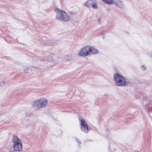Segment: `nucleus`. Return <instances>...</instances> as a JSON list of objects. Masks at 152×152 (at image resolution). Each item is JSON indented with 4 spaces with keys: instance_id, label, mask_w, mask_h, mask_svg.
<instances>
[{
    "instance_id": "nucleus-11",
    "label": "nucleus",
    "mask_w": 152,
    "mask_h": 152,
    "mask_svg": "<svg viewBox=\"0 0 152 152\" xmlns=\"http://www.w3.org/2000/svg\"><path fill=\"white\" fill-rule=\"evenodd\" d=\"M106 4H112L113 3V0H102Z\"/></svg>"
},
{
    "instance_id": "nucleus-14",
    "label": "nucleus",
    "mask_w": 152,
    "mask_h": 152,
    "mask_svg": "<svg viewBox=\"0 0 152 152\" xmlns=\"http://www.w3.org/2000/svg\"><path fill=\"white\" fill-rule=\"evenodd\" d=\"M146 69V67L144 66H142L141 69L143 70H145Z\"/></svg>"
},
{
    "instance_id": "nucleus-3",
    "label": "nucleus",
    "mask_w": 152,
    "mask_h": 152,
    "mask_svg": "<svg viewBox=\"0 0 152 152\" xmlns=\"http://www.w3.org/2000/svg\"><path fill=\"white\" fill-rule=\"evenodd\" d=\"M13 141L14 149L15 151H20L22 149L21 140L17 136H14Z\"/></svg>"
},
{
    "instance_id": "nucleus-2",
    "label": "nucleus",
    "mask_w": 152,
    "mask_h": 152,
    "mask_svg": "<svg viewBox=\"0 0 152 152\" xmlns=\"http://www.w3.org/2000/svg\"><path fill=\"white\" fill-rule=\"evenodd\" d=\"M114 79L117 86H124L126 85L125 79L118 73H116L114 75Z\"/></svg>"
},
{
    "instance_id": "nucleus-8",
    "label": "nucleus",
    "mask_w": 152,
    "mask_h": 152,
    "mask_svg": "<svg viewBox=\"0 0 152 152\" xmlns=\"http://www.w3.org/2000/svg\"><path fill=\"white\" fill-rule=\"evenodd\" d=\"M62 18H61V20L67 22L70 20V18L67 15V13L65 12H63V15L62 16Z\"/></svg>"
},
{
    "instance_id": "nucleus-10",
    "label": "nucleus",
    "mask_w": 152,
    "mask_h": 152,
    "mask_svg": "<svg viewBox=\"0 0 152 152\" xmlns=\"http://www.w3.org/2000/svg\"><path fill=\"white\" fill-rule=\"evenodd\" d=\"M91 50H90V54H95L97 53L98 50L95 49H94L93 47H91Z\"/></svg>"
},
{
    "instance_id": "nucleus-6",
    "label": "nucleus",
    "mask_w": 152,
    "mask_h": 152,
    "mask_svg": "<svg viewBox=\"0 0 152 152\" xmlns=\"http://www.w3.org/2000/svg\"><path fill=\"white\" fill-rule=\"evenodd\" d=\"M113 4L116 6L120 8H123L124 7V5L123 1L120 0H115L113 1Z\"/></svg>"
},
{
    "instance_id": "nucleus-1",
    "label": "nucleus",
    "mask_w": 152,
    "mask_h": 152,
    "mask_svg": "<svg viewBox=\"0 0 152 152\" xmlns=\"http://www.w3.org/2000/svg\"><path fill=\"white\" fill-rule=\"evenodd\" d=\"M48 100L46 99H39L33 102L32 107L36 109H37L45 106Z\"/></svg>"
},
{
    "instance_id": "nucleus-15",
    "label": "nucleus",
    "mask_w": 152,
    "mask_h": 152,
    "mask_svg": "<svg viewBox=\"0 0 152 152\" xmlns=\"http://www.w3.org/2000/svg\"><path fill=\"white\" fill-rule=\"evenodd\" d=\"M8 117H9L10 116V114L8 113H6L5 114Z\"/></svg>"
},
{
    "instance_id": "nucleus-16",
    "label": "nucleus",
    "mask_w": 152,
    "mask_h": 152,
    "mask_svg": "<svg viewBox=\"0 0 152 152\" xmlns=\"http://www.w3.org/2000/svg\"><path fill=\"white\" fill-rule=\"evenodd\" d=\"M77 141L78 142V143L80 144L81 143L80 141L78 139H77Z\"/></svg>"
},
{
    "instance_id": "nucleus-13",
    "label": "nucleus",
    "mask_w": 152,
    "mask_h": 152,
    "mask_svg": "<svg viewBox=\"0 0 152 152\" xmlns=\"http://www.w3.org/2000/svg\"><path fill=\"white\" fill-rule=\"evenodd\" d=\"M91 7L94 8H96L97 7V4L96 3H94L93 2Z\"/></svg>"
},
{
    "instance_id": "nucleus-7",
    "label": "nucleus",
    "mask_w": 152,
    "mask_h": 152,
    "mask_svg": "<svg viewBox=\"0 0 152 152\" xmlns=\"http://www.w3.org/2000/svg\"><path fill=\"white\" fill-rule=\"evenodd\" d=\"M64 11L57 10L56 12V18L58 20H61L63 15V12Z\"/></svg>"
},
{
    "instance_id": "nucleus-4",
    "label": "nucleus",
    "mask_w": 152,
    "mask_h": 152,
    "mask_svg": "<svg viewBox=\"0 0 152 152\" xmlns=\"http://www.w3.org/2000/svg\"><path fill=\"white\" fill-rule=\"evenodd\" d=\"M91 49L90 47L89 46L83 47L80 50L78 53V55L80 56L85 57L86 56L90 54Z\"/></svg>"
},
{
    "instance_id": "nucleus-9",
    "label": "nucleus",
    "mask_w": 152,
    "mask_h": 152,
    "mask_svg": "<svg viewBox=\"0 0 152 152\" xmlns=\"http://www.w3.org/2000/svg\"><path fill=\"white\" fill-rule=\"evenodd\" d=\"M93 1L91 0H88L84 4V6L86 7H89L91 6L93 4Z\"/></svg>"
},
{
    "instance_id": "nucleus-5",
    "label": "nucleus",
    "mask_w": 152,
    "mask_h": 152,
    "mask_svg": "<svg viewBox=\"0 0 152 152\" xmlns=\"http://www.w3.org/2000/svg\"><path fill=\"white\" fill-rule=\"evenodd\" d=\"M79 120L80 122V126L81 130L85 133H87L89 129L86 121L81 118L80 117Z\"/></svg>"
},
{
    "instance_id": "nucleus-17",
    "label": "nucleus",
    "mask_w": 152,
    "mask_h": 152,
    "mask_svg": "<svg viewBox=\"0 0 152 152\" xmlns=\"http://www.w3.org/2000/svg\"><path fill=\"white\" fill-rule=\"evenodd\" d=\"M52 61L53 62H54L55 61L54 60V59L53 60H52Z\"/></svg>"
},
{
    "instance_id": "nucleus-12",
    "label": "nucleus",
    "mask_w": 152,
    "mask_h": 152,
    "mask_svg": "<svg viewBox=\"0 0 152 152\" xmlns=\"http://www.w3.org/2000/svg\"><path fill=\"white\" fill-rule=\"evenodd\" d=\"M24 72L25 73H30L31 72V69L30 68L26 67V69H24Z\"/></svg>"
}]
</instances>
